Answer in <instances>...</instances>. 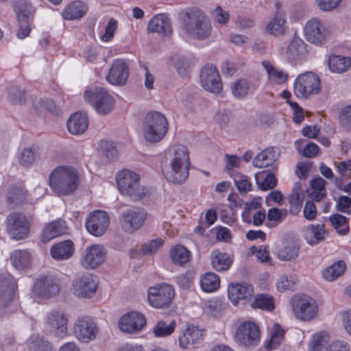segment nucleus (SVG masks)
I'll use <instances>...</instances> for the list:
<instances>
[{
    "label": "nucleus",
    "instance_id": "1",
    "mask_svg": "<svg viewBox=\"0 0 351 351\" xmlns=\"http://www.w3.org/2000/svg\"><path fill=\"white\" fill-rule=\"evenodd\" d=\"M171 158L169 166L162 169L166 180L174 184H182L188 179L191 161L187 147L175 145L169 150Z\"/></svg>",
    "mask_w": 351,
    "mask_h": 351
},
{
    "label": "nucleus",
    "instance_id": "2",
    "mask_svg": "<svg viewBox=\"0 0 351 351\" xmlns=\"http://www.w3.org/2000/svg\"><path fill=\"white\" fill-rule=\"evenodd\" d=\"M80 184L77 170L69 165H60L51 172L49 185L58 196H67L73 193Z\"/></svg>",
    "mask_w": 351,
    "mask_h": 351
},
{
    "label": "nucleus",
    "instance_id": "3",
    "mask_svg": "<svg viewBox=\"0 0 351 351\" xmlns=\"http://www.w3.org/2000/svg\"><path fill=\"white\" fill-rule=\"evenodd\" d=\"M140 179L138 173L127 169L119 171L115 178L121 194L128 196L134 202L142 199L151 193L149 188L140 185Z\"/></svg>",
    "mask_w": 351,
    "mask_h": 351
},
{
    "label": "nucleus",
    "instance_id": "4",
    "mask_svg": "<svg viewBox=\"0 0 351 351\" xmlns=\"http://www.w3.org/2000/svg\"><path fill=\"white\" fill-rule=\"evenodd\" d=\"M186 31L197 39L208 37L212 30L209 21L197 7L189 8L180 14Z\"/></svg>",
    "mask_w": 351,
    "mask_h": 351
},
{
    "label": "nucleus",
    "instance_id": "5",
    "mask_svg": "<svg viewBox=\"0 0 351 351\" xmlns=\"http://www.w3.org/2000/svg\"><path fill=\"white\" fill-rule=\"evenodd\" d=\"M169 124L166 117L160 112H148L143 121V132L145 139L150 143L161 141L167 134Z\"/></svg>",
    "mask_w": 351,
    "mask_h": 351
},
{
    "label": "nucleus",
    "instance_id": "6",
    "mask_svg": "<svg viewBox=\"0 0 351 351\" xmlns=\"http://www.w3.org/2000/svg\"><path fill=\"white\" fill-rule=\"evenodd\" d=\"M6 232L12 240L21 241L29 237L32 219L24 213L14 211L5 219Z\"/></svg>",
    "mask_w": 351,
    "mask_h": 351
},
{
    "label": "nucleus",
    "instance_id": "7",
    "mask_svg": "<svg viewBox=\"0 0 351 351\" xmlns=\"http://www.w3.org/2000/svg\"><path fill=\"white\" fill-rule=\"evenodd\" d=\"M321 90V80L313 72L299 75L293 83V93L299 99H309Z\"/></svg>",
    "mask_w": 351,
    "mask_h": 351
},
{
    "label": "nucleus",
    "instance_id": "8",
    "mask_svg": "<svg viewBox=\"0 0 351 351\" xmlns=\"http://www.w3.org/2000/svg\"><path fill=\"white\" fill-rule=\"evenodd\" d=\"M60 289V284L56 276L50 274L41 275L34 280L31 295L33 298L45 300L56 295Z\"/></svg>",
    "mask_w": 351,
    "mask_h": 351
},
{
    "label": "nucleus",
    "instance_id": "9",
    "mask_svg": "<svg viewBox=\"0 0 351 351\" xmlns=\"http://www.w3.org/2000/svg\"><path fill=\"white\" fill-rule=\"evenodd\" d=\"M175 297V290L167 283H158L150 287L147 291V300L150 306L156 308L169 307Z\"/></svg>",
    "mask_w": 351,
    "mask_h": 351
},
{
    "label": "nucleus",
    "instance_id": "10",
    "mask_svg": "<svg viewBox=\"0 0 351 351\" xmlns=\"http://www.w3.org/2000/svg\"><path fill=\"white\" fill-rule=\"evenodd\" d=\"M84 97L100 114H106L109 113L113 108L114 104L113 97L103 88L86 90L84 93Z\"/></svg>",
    "mask_w": 351,
    "mask_h": 351
},
{
    "label": "nucleus",
    "instance_id": "11",
    "mask_svg": "<svg viewBox=\"0 0 351 351\" xmlns=\"http://www.w3.org/2000/svg\"><path fill=\"white\" fill-rule=\"evenodd\" d=\"M292 309L295 317L302 320H310L317 313L315 301L306 295H297L292 298Z\"/></svg>",
    "mask_w": 351,
    "mask_h": 351
},
{
    "label": "nucleus",
    "instance_id": "12",
    "mask_svg": "<svg viewBox=\"0 0 351 351\" xmlns=\"http://www.w3.org/2000/svg\"><path fill=\"white\" fill-rule=\"evenodd\" d=\"M235 340L241 345L250 347L260 341V329L254 322L245 321L241 324L235 332Z\"/></svg>",
    "mask_w": 351,
    "mask_h": 351
},
{
    "label": "nucleus",
    "instance_id": "13",
    "mask_svg": "<svg viewBox=\"0 0 351 351\" xmlns=\"http://www.w3.org/2000/svg\"><path fill=\"white\" fill-rule=\"evenodd\" d=\"M310 351H350L348 344L343 341L329 343V336L326 332L314 335L309 345Z\"/></svg>",
    "mask_w": 351,
    "mask_h": 351
},
{
    "label": "nucleus",
    "instance_id": "14",
    "mask_svg": "<svg viewBox=\"0 0 351 351\" xmlns=\"http://www.w3.org/2000/svg\"><path fill=\"white\" fill-rule=\"evenodd\" d=\"M98 328L96 324L88 316L79 317L73 326V333L81 342L88 343L96 337Z\"/></svg>",
    "mask_w": 351,
    "mask_h": 351
},
{
    "label": "nucleus",
    "instance_id": "15",
    "mask_svg": "<svg viewBox=\"0 0 351 351\" xmlns=\"http://www.w3.org/2000/svg\"><path fill=\"white\" fill-rule=\"evenodd\" d=\"M110 224L108 213L104 210L90 213L85 223L87 231L95 237H101L107 230Z\"/></svg>",
    "mask_w": 351,
    "mask_h": 351
},
{
    "label": "nucleus",
    "instance_id": "16",
    "mask_svg": "<svg viewBox=\"0 0 351 351\" xmlns=\"http://www.w3.org/2000/svg\"><path fill=\"white\" fill-rule=\"evenodd\" d=\"M304 32L306 39L311 43L320 46L326 43L328 31L319 19L313 18L309 20L304 26Z\"/></svg>",
    "mask_w": 351,
    "mask_h": 351
},
{
    "label": "nucleus",
    "instance_id": "17",
    "mask_svg": "<svg viewBox=\"0 0 351 351\" xmlns=\"http://www.w3.org/2000/svg\"><path fill=\"white\" fill-rule=\"evenodd\" d=\"M200 80L202 87L208 92L219 93L222 90L219 73L213 64H206L202 68Z\"/></svg>",
    "mask_w": 351,
    "mask_h": 351
},
{
    "label": "nucleus",
    "instance_id": "18",
    "mask_svg": "<svg viewBox=\"0 0 351 351\" xmlns=\"http://www.w3.org/2000/svg\"><path fill=\"white\" fill-rule=\"evenodd\" d=\"M147 218V212L142 208L133 207L123 214L121 223L125 231L133 232L139 229Z\"/></svg>",
    "mask_w": 351,
    "mask_h": 351
},
{
    "label": "nucleus",
    "instance_id": "19",
    "mask_svg": "<svg viewBox=\"0 0 351 351\" xmlns=\"http://www.w3.org/2000/svg\"><path fill=\"white\" fill-rule=\"evenodd\" d=\"M106 251L102 245H88L81 258V264L86 269H95L106 259Z\"/></svg>",
    "mask_w": 351,
    "mask_h": 351
},
{
    "label": "nucleus",
    "instance_id": "20",
    "mask_svg": "<svg viewBox=\"0 0 351 351\" xmlns=\"http://www.w3.org/2000/svg\"><path fill=\"white\" fill-rule=\"evenodd\" d=\"M309 53V46L300 38L294 37L285 51L287 61L297 64L306 60Z\"/></svg>",
    "mask_w": 351,
    "mask_h": 351
},
{
    "label": "nucleus",
    "instance_id": "21",
    "mask_svg": "<svg viewBox=\"0 0 351 351\" xmlns=\"http://www.w3.org/2000/svg\"><path fill=\"white\" fill-rule=\"evenodd\" d=\"M128 76L129 64L128 62L124 59L117 58L112 61L106 80L112 85L122 86L127 82Z\"/></svg>",
    "mask_w": 351,
    "mask_h": 351
},
{
    "label": "nucleus",
    "instance_id": "22",
    "mask_svg": "<svg viewBox=\"0 0 351 351\" xmlns=\"http://www.w3.org/2000/svg\"><path fill=\"white\" fill-rule=\"evenodd\" d=\"M98 279L92 274L83 275L77 279L73 285V293L77 297L90 298L97 291Z\"/></svg>",
    "mask_w": 351,
    "mask_h": 351
},
{
    "label": "nucleus",
    "instance_id": "23",
    "mask_svg": "<svg viewBox=\"0 0 351 351\" xmlns=\"http://www.w3.org/2000/svg\"><path fill=\"white\" fill-rule=\"evenodd\" d=\"M146 324L144 315L138 312H129L123 315L119 322L121 331L127 333H134L140 331Z\"/></svg>",
    "mask_w": 351,
    "mask_h": 351
},
{
    "label": "nucleus",
    "instance_id": "24",
    "mask_svg": "<svg viewBox=\"0 0 351 351\" xmlns=\"http://www.w3.org/2000/svg\"><path fill=\"white\" fill-rule=\"evenodd\" d=\"M67 318L61 311H51L46 317L45 323L51 333L58 337H63L67 333Z\"/></svg>",
    "mask_w": 351,
    "mask_h": 351
},
{
    "label": "nucleus",
    "instance_id": "25",
    "mask_svg": "<svg viewBox=\"0 0 351 351\" xmlns=\"http://www.w3.org/2000/svg\"><path fill=\"white\" fill-rule=\"evenodd\" d=\"M67 229L66 221L58 219L44 226L39 236L40 240L44 243H47L59 236L66 234Z\"/></svg>",
    "mask_w": 351,
    "mask_h": 351
},
{
    "label": "nucleus",
    "instance_id": "26",
    "mask_svg": "<svg viewBox=\"0 0 351 351\" xmlns=\"http://www.w3.org/2000/svg\"><path fill=\"white\" fill-rule=\"evenodd\" d=\"M228 298L234 305L239 300H249L254 293V287L247 283H232L228 289Z\"/></svg>",
    "mask_w": 351,
    "mask_h": 351
},
{
    "label": "nucleus",
    "instance_id": "27",
    "mask_svg": "<svg viewBox=\"0 0 351 351\" xmlns=\"http://www.w3.org/2000/svg\"><path fill=\"white\" fill-rule=\"evenodd\" d=\"M18 290L16 279L8 274L2 280L0 289V306H6L14 300Z\"/></svg>",
    "mask_w": 351,
    "mask_h": 351
},
{
    "label": "nucleus",
    "instance_id": "28",
    "mask_svg": "<svg viewBox=\"0 0 351 351\" xmlns=\"http://www.w3.org/2000/svg\"><path fill=\"white\" fill-rule=\"evenodd\" d=\"M75 250L74 243L66 239L53 244L50 247V254L56 261H66L73 256Z\"/></svg>",
    "mask_w": 351,
    "mask_h": 351
},
{
    "label": "nucleus",
    "instance_id": "29",
    "mask_svg": "<svg viewBox=\"0 0 351 351\" xmlns=\"http://www.w3.org/2000/svg\"><path fill=\"white\" fill-rule=\"evenodd\" d=\"M148 30L163 36H169L172 32L169 18L165 14L154 16L148 23Z\"/></svg>",
    "mask_w": 351,
    "mask_h": 351
},
{
    "label": "nucleus",
    "instance_id": "30",
    "mask_svg": "<svg viewBox=\"0 0 351 351\" xmlns=\"http://www.w3.org/2000/svg\"><path fill=\"white\" fill-rule=\"evenodd\" d=\"M281 7V3L277 1L276 13L266 27L267 31L274 36L283 34L285 31L286 19Z\"/></svg>",
    "mask_w": 351,
    "mask_h": 351
},
{
    "label": "nucleus",
    "instance_id": "31",
    "mask_svg": "<svg viewBox=\"0 0 351 351\" xmlns=\"http://www.w3.org/2000/svg\"><path fill=\"white\" fill-rule=\"evenodd\" d=\"M280 153L274 147H267L261 152L253 160V165L258 168L271 166L279 158Z\"/></svg>",
    "mask_w": 351,
    "mask_h": 351
},
{
    "label": "nucleus",
    "instance_id": "32",
    "mask_svg": "<svg viewBox=\"0 0 351 351\" xmlns=\"http://www.w3.org/2000/svg\"><path fill=\"white\" fill-rule=\"evenodd\" d=\"M14 10L19 22H31L33 20L35 10L27 0H14Z\"/></svg>",
    "mask_w": 351,
    "mask_h": 351
},
{
    "label": "nucleus",
    "instance_id": "33",
    "mask_svg": "<svg viewBox=\"0 0 351 351\" xmlns=\"http://www.w3.org/2000/svg\"><path fill=\"white\" fill-rule=\"evenodd\" d=\"M88 126V119L86 114L75 112L72 114L67 121V128L73 134H83Z\"/></svg>",
    "mask_w": 351,
    "mask_h": 351
},
{
    "label": "nucleus",
    "instance_id": "34",
    "mask_svg": "<svg viewBox=\"0 0 351 351\" xmlns=\"http://www.w3.org/2000/svg\"><path fill=\"white\" fill-rule=\"evenodd\" d=\"M204 332L198 327L189 326L184 332L180 336L179 343L183 349L189 348L191 345L196 343L203 337Z\"/></svg>",
    "mask_w": 351,
    "mask_h": 351
},
{
    "label": "nucleus",
    "instance_id": "35",
    "mask_svg": "<svg viewBox=\"0 0 351 351\" xmlns=\"http://www.w3.org/2000/svg\"><path fill=\"white\" fill-rule=\"evenodd\" d=\"M304 193L300 182H295L292 193L289 197V212L293 215H298L302 207Z\"/></svg>",
    "mask_w": 351,
    "mask_h": 351
},
{
    "label": "nucleus",
    "instance_id": "36",
    "mask_svg": "<svg viewBox=\"0 0 351 351\" xmlns=\"http://www.w3.org/2000/svg\"><path fill=\"white\" fill-rule=\"evenodd\" d=\"M12 265L17 270H23L30 265L32 254L27 250H16L10 254Z\"/></svg>",
    "mask_w": 351,
    "mask_h": 351
},
{
    "label": "nucleus",
    "instance_id": "37",
    "mask_svg": "<svg viewBox=\"0 0 351 351\" xmlns=\"http://www.w3.org/2000/svg\"><path fill=\"white\" fill-rule=\"evenodd\" d=\"M87 12L86 4L80 1L69 3L62 11V17L66 20H75L82 18Z\"/></svg>",
    "mask_w": 351,
    "mask_h": 351
},
{
    "label": "nucleus",
    "instance_id": "38",
    "mask_svg": "<svg viewBox=\"0 0 351 351\" xmlns=\"http://www.w3.org/2000/svg\"><path fill=\"white\" fill-rule=\"evenodd\" d=\"M210 259L213 268L217 271H227L233 262L228 254L218 250L212 252Z\"/></svg>",
    "mask_w": 351,
    "mask_h": 351
},
{
    "label": "nucleus",
    "instance_id": "39",
    "mask_svg": "<svg viewBox=\"0 0 351 351\" xmlns=\"http://www.w3.org/2000/svg\"><path fill=\"white\" fill-rule=\"evenodd\" d=\"M328 65L331 72L343 73L351 67V58L338 55H330L328 60Z\"/></svg>",
    "mask_w": 351,
    "mask_h": 351
},
{
    "label": "nucleus",
    "instance_id": "40",
    "mask_svg": "<svg viewBox=\"0 0 351 351\" xmlns=\"http://www.w3.org/2000/svg\"><path fill=\"white\" fill-rule=\"evenodd\" d=\"M326 180L321 177L315 178L311 181L308 196L311 200L320 202L326 197Z\"/></svg>",
    "mask_w": 351,
    "mask_h": 351
},
{
    "label": "nucleus",
    "instance_id": "41",
    "mask_svg": "<svg viewBox=\"0 0 351 351\" xmlns=\"http://www.w3.org/2000/svg\"><path fill=\"white\" fill-rule=\"evenodd\" d=\"M28 191L23 184L14 185L8 191L7 200L8 204L21 205L28 199Z\"/></svg>",
    "mask_w": 351,
    "mask_h": 351
},
{
    "label": "nucleus",
    "instance_id": "42",
    "mask_svg": "<svg viewBox=\"0 0 351 351\" xmlns=\"http://www.w3.org/2000/svg\"><path fill=\"white\" fill-rule=\"evenodd\" d=\"M170 258L173 263L183 266L189 262L191 253L184 246L177 244L169 251Z\"/></svg>",
    "mask_w": 351,
    "mask_h": 351
},
{
    "label": "nucleus",
    "instance_id": "43",
    "mask_svg": "<svg viewBox=\"0 0 351 351\" xmlns=\"http://www.w3.org/2000/svg\"><path fill=\"white\" fill-rule=\"evenodd\" d=\"M262 65L266 70L270 82L277 84H282L288 80L289 73L276 69L269 61H263Z\"/></svg>",
    "mask_w": 351,
    "mask_h": 351
},
{
    "label": "nucleus",
    "instance_id": "44",
    "mask_svg": "<svg viewBox=\"0 0 351 351\" xmlns=\"http://www.w3.org/2000/svg\"><path fill=\"white\" fill-rule=\"evenodd\" d=\"M200 287L204 292H215L220 287V278L215 273L207 272L200 278Z\"/></svg>",
    "mask_w": 351,
    "mask_h": 351
},
{
    "label": "nucleus",
    "instance_id": "45",
    "mask_svg": "<svg viewBox=\"0 0 351 351\" xmlns=\"http://www.w3.org/2000/svg\"><path fill=\"white\" fill-rule=\"evenodd\" d=\"M300 252V245L293 240L287 241L278 252V256L282 261H291L295 258Z\"/></svg>",
    "mask_w": 351,
    "mask_h": 351
},
{
    "label": "nucleus",
    "instance_id": "46",
    "mask_svg": "<svg viewBox=\"0 0 351 351\" xmlns=\"http://www.w3.org/2000/svg\"><path fill=\"white\" fill-rule=\"evenodd\" d=\"M251 306L253 308L271 312L275 308L274 299L269 294L259 293L255 295Z\"/></svg>",
    "mask_w": 351,
    "mask_h": 351
},
{
    "label": "nucleus",
    "instance_id": "47",
    "mask_svg": "<svg viewBox=\"0 0 351 351\" xmlns=\"http://www.w3.org/2000/svg\"><path fill=\"white\" fill-rule=\"evenodd\" d=\"M34 108L38 114H43L47 112L57 116L60 114V110L55 102L48 98L36 101L34 103Z\"/></svg>",
    "mask_w": 351,
    "mask_h": 351
},
{
    "label": "nucleus",
    "instance_id": "48",
    "mask_svg": "<svg viewBox=\"0 0 351 351\" xmlns=\"http://www.w3.org/2000/svg\"><path fill=\"white\" fill-rule=\"evenodd\" d=\"M346 269V263L343 261H338L326 268L322 271V276L325 280L331 282L342 276Z\"/></svg>",
    "mask_w": 351,
    "mask_h": 351
},
{
    "label": "nucleus",
    "instance_id": "49",
    "mask_svg": "<svg viewBox=\"0 0 351 351\" xmlns=\"http://www.w3.org/2000/svg\"><path fill=\"white\" fill-rule=\"evenodd\" d=\"M39 156V147L34 146L29 148H25L22 152L20 158L19 163L21 165L29 167L34 163V162Z\"/></svg>",
    "mask_w": 351,
    "mask_h": 351
},
{
    "label": "nucleus",
    "instance_id": "50",
    "mask_svg": "<svg viewBox=\"0 0 351 351\" xmlns=\"http://www.w3.org/2000/svg\"><path fill=\"white\" fill-rule=\"evenodd\" d=\"M27 344L29 351H52L49 342L38 335L30 337Z\"/></svg>",
    "mask_w": 351,
    "mask_h": 351
},
{
    "label": "nucleus",
    "instance_id": "51",
    "mask_svg": "<svg viewBox=\"0 0 351 351\" xmlns=\"http://www.w3.org/2000/svg\"><path fill=\"white\" fill-rule=\"evenodd\" d=\"M176 326L175 321L171 322L170 324H167L165 321L160 320L157 322L153 328V332L157 337H167L173 332Z\"/></svg>",
    "mask_w": 351,
    "mask_h": 351
},
{
    "label": "nucleus",
    "instance_id": "52",
    "mask_svg": "<svg viewBox=\"0 0 351 351\" xmlns=\"http://www.w3.org/2000/svg\"><path fill=\"white\" fill-rule=\"evenodd\" d=\"M283 219V214L278 208H271L266 214L265 226L273 228L280 223Z\"/></svg>",
    "mask_w": 351,
    "mask_h": 351
},
{
    "label": "nucleus",
    "instance_id": "53",
    "mask_svg": "<svg viewBox=\"0 0 351 351\" xmlns=\"http://www.w3.org/2000/svg\"><path fill=\"white\" fill-rule=\"evenodd\" d=\"M119 27V22L117 19L111 18L106 27L103 34H100L99 38L104 43H109L112 41L114 37L115 32Z\"/></svg>",
    "mask_w": 351,
    "mask_h": 351
},
{
    "label": "nucleus",
    "instance_id": "54",
    "mask_svg": "<svg viewBox=\"0 0 351 351\" xmlns=\"http://www.w3.org/2000/svg\"><path fill=\"white\" fill-rule=\"evenodd\" d=\"M330 220L333 227L339 233L346 234L348 232V221L346 217L339 214H335L330 217Z\"/></svg>",
    "mask_w": 351,
    "mask_h": 351
},
{
    "label": "nucleus",
    "instance_id": "55",
    "mask_svg": "<svg viewBox=\"0 0 351 351\" xmlns=\"http://www.w3.org/2000/svg\"><path fill=\"white\" fill-rule=\"evenodd\" d=\"M285 330L278 323H276L272 328L271 337L268 343L267 348L275 349L282 341L285 335Z\"/></svg>",
    "mask_w": 351,
    "mask_h": 351
},
{
    "label": "nucleus",
    "instance_id": "56",
    "mask_svg": "<svg viewBox=\"0 0 351 351\" xmlns=\"http://www.w3.org/2000/svg\"><path fill=\"white\" fill-rule=\"evenodd\" d=\"M260 207L261 204L254 200L245 203L241 214L243 221L247 223L251 224V220L252 218H253V215L256 210Z\"/></svg>",
    "mask_w": 351,
    "mask_h": 351
},
{
    "label": "nucleus",
    "instance_id": "57",
    "mask_svg": "<svg viewBox=\"0 0 351 351\" xmlns=\"http://www.w3.org/2000/svg\"><path fill=\"white\" fill-rule=\"evenodd\" d=\"M249 254H255L257 259L261 263H267L269 265H271L269 252L265 246L261 245L257 247L253 245L250 248Z\"/></svg>",
    "mask_w": 351,
    "mask_h": 351
},
{
    "label": "nucleus",
    "instance_id": "58",
    "mask_svg": "<svg viewBox=\"0 0 351 351\" xmlns=\"http://www.w3.org/2000/svg\"><path fill=\"white\" fill-rule=\"evenodd\" d=\"M297 278L293 275L282 276L276 282V287L279 291L291 289L296 283Z\"/></svg>",
    "mask_w": 351,
    "mask_h": 351
},
{
    "label": "nucleus",
    "instance_id": "59",
    "mask_svg": "<svg viewBox=\"0 0 351 351\" xmlns=\"http://www.w3.org/2000/svg\"><path fill=\"white\" fill-rule=\"evenodd\" d=\"M99 147L102 152L110 160H114L117 158L118 152L114 143L103 140L101 141Z\"/></svg>",
    "mask_w": 351,
    "mask_h": 351
},
{
    "label": "nucleus",
    "instance_id": "60",
    "mask_svg": "<svg viewBox=\"0 0 351 351\" xmlns=\"http://www.w3.org/2000/svg\"><path fill=\"white\" fill-rule=\"evenodd\" d=\"M234 181L238 190L241 193H247L252 190V185L247 176L237 174L234 177Z\"/></svg>",
    "mask_w": 351,
    "mask_h": 351
},
{
    "label": "nucleus",
    "instance_id": "61",
    "mask_svg": "<svg viewBox=\"0 0 351 351\" xmlns=\"http://www.w3.org/2000/svg\"><path fill=\"white\" fill-rule=\"evenodd\" d=\"M249 88V84L246 80H239L232 84V92L234 97L241 98L247 95Z\"/></svg>",
    "mask_w": 351,
    "mask_h": 351
},
{
    "label": "nucleus",
    "instance_id": "62",
    "mask_svg": "<svg viewBox=\"0 0 351 351\" xmlns=\"http://www.w3.org/2000/svg\"><path fill=\"white\" fill-rule=\"evenodd\" d=\"M9 100L12 104H22L25 101V90H20L16 86H12L9 90Z\"/></svg>",
    "mask_w": 351,
    "mask_h": 351
},
{
    "label": "nucleus",
    "instance_id": "63",
    "mask_svg": "<svg viewBox=\"0 0 351 351\" xmlns=\"http://www.w3.org/2000/svg\"><path fill=\"white\" fill-rule=\"evenodd\" d=\"M215 22L220 25H226L230 20V14L223 10L221 6H217L211 13Z\"/></svg>",
    "mask_w": 351,
    "mask_h": 351
},
{
    "label": "nucleus",
    "instance_id": "64",
    "mask_svg": "<svg viewBox=\"0 0 351 351\" xmlns=\"http://www.w3.org/2000/svg\"><path fill=\"white\" fill-rule=\"evenodd\" d=\"M337 210L339 212L351 213V197L346 195L339 197L336 204Z\"/></svg>",
    "mask_w": 351,
    "mask_h": 351
}]
</instances>
